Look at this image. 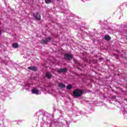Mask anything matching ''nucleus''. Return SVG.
Returning <instances> with one entry per match:
<instances>
[{
	"label": "nucleus",
	"mask_w": 127,
	"mask_h": 127,
	"mask_svg": "<svg viewBox=\"0 0 127 127\" xmlns=\"http://www.w3.org/2000/svg\"><path fill=\"white\" fill-rule=\"evenodd\" d=\"M83 91L80 89H76L73 92V95L75 97H80L82 96Z\"/></svg>",
	"instance_id": "obj_1"
},
{
	"label": "nucleus",
	"mask_w": 127,
	"mask_h": 127,
	"mask_svg": "<svg viewBox=\"0 0 127 127\" xmlns=\"http://www.w3.org/2000/svg\"><path fill=\"white\" fill-rule=\"evenodd\" d=\"M32 94H34L35 95H40L41 93H40V91H39V90L37 89L36 87H33L32 90Z\"/></svg>",
	"instance_id": "obj_2"
},
{
	"label": "nucleus",
	"mask_w": 127,
	"mask_h": 127,
	"mask_svg": "<svg viewBox=\"0 0 127 127\" xmlns=\"http://www.w3.org/2000/svg\"><path fill=\"white\" fill-rule=\"evenodd\" d=\"M64 58L66 60H71L73 58V55L65 54L64 55Z\"/></svg>",
	"instance_id": "obj_3"
},
{
	"label": "nucleus",
	"mask_w": 127,
	"mask_h": 127,
	"mask_svg": "<svg viewBox=\"0 0 127 127\" xmlns=\"http://www.w3.org/2000/svg\"><path fill=\"white\" fill-rule=\"evenodd\" d=\"M50 41H51V37H48L47 38H46L45 40H43L42 41H41V43L43 44H46L47 43V42H50Z\"/></svg>",
	"instance_id": "obj_4"
},
{
	"label": "nucleus",
	"mask_w": 127,
	"mask_h": 127,
	"mask_svg": "<svg viewBox=\"0 0 127 127\" xmlns=\"http://www.w3.org/2000/svg\"><path fill=\"white\" fill-rule=\"evenodd\" d=\"M34 17L37 19V20H40L41 19V16L40 15V14L37 13L35 14H34Z\"/></svg>",
	"instance_id": "obj_5"
},
{
	"label": "nucleus",
	"mask_w": 127,
	"mask_h": 127,
	"mask_svg": "<svg viewBox=\"0 0 127 127\" xmlns=\"http://www.w3.org/2000/svg\"><path fill=\"white\" fill-rule=\"evenodd\" d=\"M67 71V68H60L58 70V73H65V72Z\"/></svg>",
	"instance_id": "obj_6"
},
{
	"label": "nucleus",
	"mask_w": 127,
	"mask_h": 127,
	"mask_svg": "<svg viewBox=\"0 0 127 127\" xmlns=\"http://www.w3.org/2000/svg\"><path fill=\"white\" fill-rule=\"evenodd\" d=\"M28 69L29 70H32V71H37V67L36 66H29Z\"/></svg>",
	"instance_id": "obj_7"
},
{
	"label": "nucleus",
	"mask_w": 127,
	"mask_h": 127,
	"mask_svg": "<svg viewBox=\"0 0 127 127\" xmlns=\"http://www.w3.org/2000/svg\"><path fill=\"white\" fill-rule=\"evenodd\" d=\"M46 76L47 77L48 79H50L52 76L51 75V74L49 72H46Z\"/></svg>",
	"instance_id": "obj_8"
},
{
	"label": "nucleus",
	"mask_w": 127,
	"mask_h": 127,
	"mask_svg": "<svg viewBox=\"0 0 127 127\" xmlns=\"http://www.w3.org/2000/svg\"><path fill=\"white\" fill-rule=\"evenodd\" d=\"M59 87L60 88H65V85H64V84H63V83H60L59 84Z\"/></svg>",
	"instance_id": "obj_9"
},
{
	"label": "nucleus",
	"mask_w": 127,
	"mask_h": 127,
	"mask_svg": "<svg viewBox=\"0 0 127 127\" xmlns=\"http://www.w3.org/2000/svg\"><path fill=\"white\" fill-rule=\"evenodd\" d=\"M13 48H18V44L17 43H13L12 44Z\"/></svg>",
	"instance_id": "obj_10"
},
{
	"label": "nucleus",
	"mask_w": 127,
	"mask_h": 127,
	"mask_svg": "<svg viewBox=\"0 0 127 127\" xmlns=\"http://www.w3.org/2000/svg\"><path fill=\"white\" fill-rule=\"evenodd\" d=\"M105 40H110V39H111V37H110V36L108 35H106L105 36Z\"/></svg>",
	"instance_id": "obj_11"
},
{
	"label": "nucleus",
	"mask_w": 127,
	"mask_h": 127,
	"mask_svg": "<svg viewBox=\"0 0 127 127\" xmlns=\"http://www.w3.org/2000/svg\"><path fill=\"white\" fill-rule=\"evenodd\" d=\"M24 89L27 90H29V84L25 85V86H24Z\"/></svg>",
	"instance_id": "obj_12"
},
{
	"label": "nucleus",
	"mask_w": 127,
	"mask_h": 127,
	"mask_svg": "<svg viewBox=\"0 0 127 127\" xmlns=\"http://www.w3.org/2000/svg\"><path fill=\"white\" fill-rule=\"evenodd\" d=\"M67 90H71V89H72V85H71V84L67 85Z\"/></svg>",
	"instance_id": "obj_13"
},
{
	"label": "nucleus",
	"mask_w": 127,
	"mask_h": 127,
	"mask_svg": "<svg viewBox=\"0 0 127 127\" xmlns=\"http://www.w3.org/2000/svg\"><path fill=\"white\" fill-rule=\"evenodd\" d=\"M45 0V2L47 3H51V1L52 0Z\"/></svg>",
	"instance_id": "obj_14"
},
{
	"label": "nucleus",
	"mask_w": 127,
	"mask_h": 127,
	"mask_svg": "<svg viewBox=\"0 0 127 127\" xmlns=\"http://www.w3.org/2000/svg\"><path fill=\"white\" fill-rule=\"evenodd\" d=\"M0 94H1V95H3V92H2V88L0 89Z\"/></svg>",
	"instance_id": "obj_15"
},
{
	"label": "nucleus",
	"mask_w": 127,
	"mask_h": 127,
	"mask_svg": "<svg viewBox=\"0 0 127 127\" xmlns=\"http://www.w3.org/2000/svg\"><path fill=\"white\" fill-rule=\"evenodd\" d=\"M1 34V31H0V35Z\"/></svg>",
	"instance_id": "obj_16"
},
{
	"label": "nucleus",
	"mask_w": 127,
	"mask_h": 127,
	"mask_svg": "<svg viewBox=\"0 0 127 127\" xmlns=\"http://www.w3.org/2000/svg\"><path fill=\"white\" fill-rule=\"evenodd\" d=\"M86 0V1H89V0Z\"/></svg>",
	"instance_id": "obj_17"
},
{
	"label": "nucleus",
	"mask_w": 127,
	"mask_h": 127,
	"mask_svg": "<svg viewBox=\"0 0 127 127\" xmlns=\"http://www.w3.org/2000/svg\"><path fill=\"white\" fill-rule=\"evenodd\" d=\"M81 0V1H84V0Z\"/></svg>",
	"instance_id": "obj_18"
},
{
	"label": "nucleus",
	"mask_w": 127,
	"mask_h": 127,
	"mask_svg": "<svg viewBox=\"0 0 127 127\" xmlns=\"http://www.w3.org/2000/svg\"><path fill=\"white\" fill-rule=\"evenodd\" d=\"M66 123H67V121H66Z\"/></svg>",
	"instance_id": "obj_19"
}]
</instances>
